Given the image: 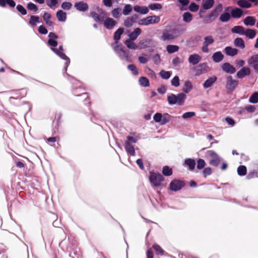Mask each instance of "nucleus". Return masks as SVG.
Here are the masks:
<instances>
[{
  "label": "nucleus",
  "mask_w": 258,
  "mask_h": 258,
  "mask_svg": "<svg viewBox=\"0 0 258 258\" xmlns=\"http://www.w3.org/2000/svg\"><path fill=\"white\" fill-rule=\"evenodd\" d=\"M152 247L155 250L156 254L160 255L165 254V251L159 245L155 244Z\"/></svg>",
  "instance_id": "obj_37"
},
{
  "label": "nucleus",
  "mask_w": 258,
  "mask_h": 258,
  "mask_svg": "<svg viewBox=\"0 0 258 258\" xmlns=\"http://www.w3.org/2000/svg\"><path fill=\"white\" fill-rule=\"evenodd\" d=\"M245 29L241 26H236L232 28L231 31L234 33H237L240 35H243Z\"/></svg>",
  "instance_id": "obj_31"
},
{
  "label": "nucleus",
  "mask_w": 258,
  "mask_h": 258,
  "mask_svg": "<svg viewBox=\"0 0 258 258\" xmlns=\"http://www.w3.org/2000/svg\"><path fill=\"white\" fill-rule=\"evenodd\" d=\"M177 2L180 5H177L176 6L179 8L180 11H184L187 10L186 6L189 4V0H177Z\"/></svg>",
  "instance_id": "obj_22"
},
{
  "label": "nucleus",
  "mask_w": 258,
  "mask_h": 258,
  "mask_svg": "<svg viewBox=\"0 0 258 258\" xmlns=\"http://www.w3.org/2000/svg\"><path fill=\"white\" fill-rule=\"evenodd\" d=\"M127 69L132 72V74L134 75H138V74H139V72H138V71L136 68V67L134 65V64H129L128 66H127Z\"/></svg>",
  "instance_id": "obj_53"
},
{
  "label": "nucleus",
  "mask_w": 258,
  "mask_h": 258,
  "mask_svg": "<svg viewBox=\"0 0 258 258\" xmlns=\"http://www.w3.org/2000/svg\"><path fill=\"white\" fill-rule=\"evenodd\" d=\"M142 30L140 28H136L133 32L129 34V38L131 40H135L141 34Z\"/></svg>",
  "instance_id": "obj_21"
},
{
  "label": "nucleus",
  "mask_w": 258,
  "mask_h": 258,
  "mask_svg": "<svg viewBox=\"0 0 258 258\" xmlns=\"http://www.w3.org/2000/svg\"><path fill=\"white\" fill-rule=\"evenodd\" d=\"M243 14V11L239 8H236L231 11V16L233 18H239Z\"/></svg>",
  "instance_id": "obj_18"
},
{
  "label": "nucleus",
  "mask_w": 258,
  "mask_h": 258,
  "mask_svg": "<svg viewBox=\"0 0 258 258\" xmlns=\"http://www.w3.org/2000/svg\"><path fill=\"white\" fill-rule=\"evenodd\" d=\"M205 41L203 43L202 48H207L208 46L213 43L214 41L212 36H209L205 37Z\"/></svg>",
  "instance_id": "obj_33"
},
{
  "label": "nucleus",
  "mask_w": 258,
  "mask_h": 258,
  "mask_svg": "<svg viewBox=\"0 0 258 258\" xmlns=\"http://www.w3.org/2000/svg\"><path fill=\"white\" fill-rule=\"evenodd\" d=\"M149 8L152 10H160L162 9V6L158 3H155L149 5Z\"/></svg>",
  "instance_id": "obj_59"
},
{
  "label": "nucleus",
  "mask_w": 258,
  "mask_h": 258,
  "mask_svg": "<svg viewBox=\"0 0 258 258\" xmlns=\"http://www.w3.org/2000/svg\"><path fill=\"white\" fill-rule=\"evenodd\" d=\"M214 3V0H203L202 8L205 10L210 9L213 7Z\"/></svg>",
  "instance_id": "obj_28"
},
{
  "label": "nucleus",
  "mask_w": 258,
  "mask_h": 258,
  "mask_svg": "<svg viewBox=\"0 0 258 258\" xmlns=\"http://www.w3.org/2000/svg\"><path fill=\"white\" fill-rule=\"evenodd\" d=\"M256 31L255 30L251 29H247L244 30L243 35H245L249 39H253L256 35Z\"/></svg>",
  "instance_id": "obj_24"
},
{
  "label": "nucleus",
  "mask_w": 258,
  "mask_h": 258,
  "mask_svg": "<svg viewBox=\"0 0 258 258\" xmlns=\"http://www.w3.org/2000/svg\"><path fill=\"white\" fill-rule=\"evenodd\" d=\"M248 64L252 66L256 72H258V54L251 56L247 60Z\"/></svg>",
  "instance_id": "obj_9"
},
{
  "label": "nucleus",
  "mask_w": 258,
  "mask_h": 258,
  "mask_svg": "<svg viewBox=\"0 0 258 258\" xmlns=\"http://www.w3.org/2000/svg\"><path fill=\"white\" fill-rule=\"evenodd\" d=\"M97 11L98 13L96 12L92 11L90 12V16L94 19V20L99 23H103L105 17V12L102 9L98 8Z\"/></svg>",
  "instance_id": "obj_2"
},
{
  "label": "nucleus",
  "mask_w": 258,
  "mask_h": 258,
  "mask_svg": "<svg viewBox=\"0 0 258 258\" xmlns=\"http://www.w3.org/2000/svg\"><path fill=\"white\" fill-rule=\"evenodd\" d=\"M223 58V55L220 51L214 53L213 55V60L216 62L221 61Z\"/></svg>",
  "instance_id": "obj_36"
},
{
  "label": "nucleus",
  "mask_w": 258,
  "mask_h": 258,
  "mask_svg": "<svg viewBox=\"0 0 258 258\" xmlns=\"http://www.w3.org/2000/svg\"><path fill=\"white\" fill-rule=\"evenodd\" d=\"M171 118V116L168 113H164L162 115L161 125H164L169 122Z\"/></svg>",
  "instance_id": "obj_42"
},
{
  "label": "nucleus",
  "mask_w": 258,
  "mask_h": 258,
  "mask_svg": "<svg viewBox=\"0 0 258 258\" xmlns=\"http://www.w3.org/2000/svg\"><path fill=\"white\" fill-rule=\"evenodd\" d=\"M53 52L59 56L61 58L66 60L65 66L64 67V70L65 72L67 70V68L70 62L69 58L63 52V49H52Z\"/></svg>",
  "instance_id": "obj_7"
},
{
  "label": "nucleus",
  "mask_w": 258,
  "mask_h": 258,
  "mask_svg": "<svg viewBox=\"0 0 258 258\" xmlns=\"http://www.w3.org/2000/svg\"><path fill=\"white\" fill-rule=\"evenodd\" d=\"M160 18L157 16H148L146 18L140 20L139 22L140 25L147 26L150 24H157L159 22Z\"/></svg>",
  "instance_id": "obj_3"
},
{
  "label": "nucleus",
  "mask_w": 258,
  "mask_h": 258,
  "mask_svg": "<svg viewBox=\"0 0 258 258\" xmlns=\"http://www.w3.org/2000/svg\"><path fill=\"white\" fill-rule=\"evenodd\" d=\"M39 22V18L37 16H31L29 21V24L31 26H34L36 25L37 23Z\"/></svg>",
  "instance_id": "obj_48"
},
{
  "label": "nucleus",
  "mask_w": 258,
  "mask_h": 258,
  "mask_svg": "<svg viewBox=\"0 0 258 258\" xmlns=\"http://www.w3.org/2000/svg\"><path fill=\"white\" fill-rule=\"evenodd\" d=\"M195 115V113L194 112H187L184 113L182 115V117L184 119H187L189 118H191Z\"/></svg>",
  "instance_id": "obj_64"
},
{
  "label": "nucleus",
  "mask_w": 258,
  "mask_h": 258,
  "mask_svg": "<svg viewBox=\"0 0 258 258\" xmlns=\"http://www.w3.org/2000/svg\"><path fill=\"white\" fill-rule=\"evenodd\" d=\"M27 8L29 10L33 11L35 12H37L38 10L37 6L32 3H28L27 4Z\"/></svg>",
  "instance_id": "obj_55"
},
{
  "label": "nucleus",
  "mask_w": 258,
  "mask_h": 258,
  "mask_svg": "<svg viewBox=\"0 0 258 258\" xmlns=\"http://www.w3.org/2000/svg\"><path fill=\"white\" fill-rule=\"evenodd\" d=\"M16 5V4L14 0H0V7L2 8L8 7L10 9H13Z\"/></svg>",
  "instance_id": "obj_12"
},
{
  "label": "nucleus",
  "mask_w": 258,
  "mask_h": 258,
  "mask_svg": "<svg viewBox=\"0 0 258 258\" xmlns=\"http://www.w3.org/2000/svg\"><path fill=\"white\" fill-rule=\"evenodd\" d=\"M59 0H46V5L50 8L55 6L58 3Z\"/></svg>",
  "instance_id": "obj_56"
},
{
  "label": "nucleus",
  "mask_w": 258,
  "mask_h": 258,
  "mask_svg": "<svg viewBox=\"0 0 258 258\" xmlns=\"http://www.w3.org/2000/svg\"><path fill=\"white\" fill-rule=\"evenodd\" d=\"M222 69L226 73L233 74L236 72L235 68L228 62H225L222 66Z\"/></svg>",
  "instance_id": "obj_13"
},
{
  "label": "nucleus",
  "mask_w": 258,
  "mask_h": 258,
  "mask_svg": "<svg viewBox=\"0 0 258 258\" xmlns=\"http://www.w3.org/2000/svg\"><path fill=\"white\" fill-rule=\"evenodd\" d=\"M134 10L135 12L141 14H146L149 12V9L146 6H135Z\"/></svg>",
  "instance_id": "obj_19"
},
{
  "label": "nucleus",
  "mask_w": 258,
  "mask_h": 258,
  "mask_svg": "<svg viewBox=\"0 0 258 258\" xmlns=\"http://www.w3.org/2000/svg\"><path fill=\"white\" fill-rule=\"evenodd\" d=\"M246 168L245 166H240L237 169L238 174L240 176H244L246 173Z\"/></svg>",
  "instance_id": "obj_50"
},
{
  "label": "nucleus",
  "mask_w": 258,
  "mask_h": 258,
  "mask_svg": "<svg viewBox=\"0 0 258 258\" xmlns=\"http://www.w3.org/2000/svg\"><path fill=\"white\" fill-rule=\"evenodd\" d=\"M192 89V85L190 81H186L184 82L182 91L185 93H188Z\"/></svg>",
  "instance_id": "obj_29"
},
{
  "label": "nucleus",
  "mask_w": 258,
  "mask_h": 258,
  "mask_svg": "<svg viewBox=\"0 0 258 258\" xmlns=\"http://www.w3.org/2000/svg\"><path fill=\"white\" fill-rule=\"evenodd\" d=\"M256 22V19L254 17L247 16L243 20L244 24L246 26H253Z\"/></svg>",
  "instance_id": "obj_20"
},
{
  "label": "nucleus",
  "mask_w": 258,
  "mask_h": 258,
  "mask_svg": "<svg viewBox=\"0 0 258 258\" xmlns=\"http://www.w3.org/2000/svg\"><path fill=\"white\" fill-rule=\"evenodd\" d=\"M206 163L203 159H199L197 161V168L199 169H201L204 167Z\"/></svg>",
  "instance_id": "obj_63"
},
{
  "label": "nucleus",
  "mask_w": 258,
  "mask_h": 258,
  "mask_svg": "<svg viewBox=\"0 0 258 258\" xmlns=\"http://www.w3.org/2000/svg\"><path fill=\"white\" fill-rule=\"evenodd\" d=\"M56 17L59 21L64 22L67 19V14L62 10H58L56 13Z\"/></svg>",
  "instance_id": "obj_30"
},
{
  "label": "nucleus",
  "mask_w": 258,
  "mask_h": 258,
  "mask_svg": "<svg viewBox=\"0 0 258 258\" xmlns=\"http://www.w3.org/2000/svg\"><path fill=\"white\" fill-rule=\"evenodd\" d=\"M184 186V182L178 179L173 180L170 183L169 188L172 191H178Z\"/></svg>",
  "instance_id": "obj_6"
},
{
  "label": "nucleus",
  "mask_w": 258,
  "mask_h": 258,
  "mask_svg": "<svg viewBox=\"0 0 258 258\" xmlns=\"http://www.w3.org/2000/svg\"><path fill=\"white\" fill-rule=\"evenodd\" d=\"M188 9L190 11L196 12L198 11L199 6L195 3H191L189 5Z\"/></svg>",
  "instance_id": "obj_57"
},
{
  "label": "nucleus",
  "mask_w": 258,
  "mask_h": 258,
  "mask_svg": "<svg viewBox=\"0 0 258 258\" xmlns=\"http://www.w3.org/2000/svg\"><path fill=\"white\" fill-rule=\"evenodd\" d=\"M51 17V14L47 12H45L43 16V18L45 21L46 25L49 26H51L53 25V23L50 20Z\"/></svg>",
  "instance_id": "obj_34"
},
{
  "label": "nucleus",
  "mask_w": 258,
  "mask_h": 258,
  "mask_svg": "<svg viewBox=\"0 0 258 258\" xmlns=\"http://www.w3.org/2000/svg\"><path fill=\"white\" fill-rule=\"evenodd\" d=\"M138 16L135 14L131 17H127L124 21V25L127 28L131 27L133 26V24L136 22V21L138 19Z\"/></svg>",
  "instance_id": "obj_15"
},
{
  "label": "nucleus",
  "mask_w": 258,
  "mask_h": 258,
  "mask_svg": "<svg viewBox=\"0 0 258 258\" xmlns=\"http://www.w3.org/2000/svg\"><path fill=\"white\" fill-rule=\"evenodd\" d=\"M231 15L227 12L222 14L219 18V20L222 22H227L230 20Z\"/></svg>",
  "instance_id": "obj_43"
},
{
  "label": "nucleus",
  "mask_w": 258,
  "mask_h": 258,
  "mask_svg": "<svg viewBox=\"0 0 258 258\" xmlns=\"http://www.w3.org/2000/svg\"><path fill=\"white\" fill-rule=\"evenodd\" d=\"M205 156L209 160V163L214 166H218L222 160L221 158L213 150L208 151Z\"/></svg>",
  "instance_id": "obj_1"
},
{
  "label": "nucleus",
  "mask_w": 258,
  "mask_h": 258,
  "mask_svg": "<svg viewBox=\"0 0 258 258\" xmlns=\"http://www.w3.org/2000/svg\"><path fill=\"white\" fill-rule=\"evenodd\" d=\"M103 23L104 26L108 29H112L116 24V21L111 18H107Z\"/></svg>",
  "instance_id": "obj_17"
},
{
  "label": "nucleus",
  "mask_w": 258,
  "mask_h": 258,
  "mask_svg": "<svg viewBox=\"0 0 258 258\" xmlns=\"http://www.w3.org/2000/svg\"><path fill=\"white\" fill-rule=\"evenodd\" d=\"M249 101L252 103H256L258 102V93H254L249 99Z\"/></svg>",
  "instance_id": "obj_52"
},
{
  "label": "nucleus",
  "mask_w": 258,
  "mask_h": 258,
  "mask_svg": "<svg viewBox=\"0 0 258 258\" xmlns=\"http://www.w3.org/2000/svg\"><path fill=\"white\" fill-rule=\"evenodd\" d=\"M250 74V70L247 67H243L241 68L236 74L238 78H243L246 76L249 75Z\"/></svg>",
  "instance_id": "obj_14"
},
{
  "label": "nucleus",
  "mask_w": 258,
  "mask_h": 258,
  "mask_svg": "<svg viewBox=\"0 0 258 258\" xmlns=\"http://www.w3.org/2000/svg\"><path fill=\"white\" fill-rule=\"evenodd\" d=\"M234 43L235 46L239 47L240 48H244V42L243 40L241 38H236L234 41Z\"/></svg>",
  "instance_id": "obj_44"
},
{
  "label": "nucleus",
  "mask_w": 258,
  "mask_h": 258,
  "mask_svg": "<svg viewBox=\"0 0 258 258\" xmlns=\"http://www.w3.org/2000/svg\"><path fill=\"white\" fill-rule=\"evenodd\" d=\"M174 38L171 35L169 30H165L163 32L162 39L163 40H168L173 39Z\"/></svg>",
  "instance_id": "obj_32"
},
{
  "label": "nucleus",
  "mask_w": 258,
  "mask_h": 258,
  "mask_svg": "<svg viewBox=\"0 0 258 258\" xmlns=\"http://www.w3.org/2000/svg\"><path fill=\"white\" fill-rule=\"evenodd\" d=\"M139 83L143 87H148L149 85V80L145 77H142L139 79Z\"/></svg>",
  "instance_id": "obj_47"
},
{
  "label": "nucleus",
  "mask_w": 258,
  "mask_h": 258,
  "mask_svg": "<svg viewBox=\"0 0 258 258\" xmlns=\"http://www.w3.org/2000/svg\"><path fill=\"white\" fill-rule=\"evenodd\" d=\"M61 7L64 10H69L71 9L72 4L70 2H65L62 3Z\"/></svg>",
  "instance_id": "obj_62"
},
{
  "label": "nucleus",
  "mask_w": 258,
  "mask_h": 258,
  "mask_svg": "<svg viewBox=\"0 0 258 258\" xmlns=\"http://www.w3.org/2000/svg\"><path fill=\"white\" fill-rule=\"evenodd\" d=\"M132 11V7L130 4H126L124 6L123 11L122 14L125 15H128Z\"/></svg>",
  "instance_id": "obj_49"
},
{
  "label": "nucleus",
  "mask_w": 258,
  "mask_h": 258,
  "mask_svg": "<svg viewBox=\"0 0 258 258\" xmlns=\"http://www.w3.org/2000/svg\"><path fill=\"white\" fill-rule=\"evenodd\" d=\"M74 6L78 11L81 12H86L89 9V6L87 3H85L83 1L76 3Z\"/></svg>",
  "instance_id": "obj_11"
},
{
  "label": "nucleus",
  "mask_w": 258,
  "mask_h": 258,
  "mask_svg": "<svg viewBox=\"0 0 258 258\" xmlns=\"http://www.w3.org/2000/svg\"><path fill=\"white\" fill-rule=\"evenodd\" d=\"M160 75L162 78L164 79H168L170 77L171 73L169 71H165L164 70H162L160 72Z\"/></svg>",
  "instance_id": "obj_51"
},
{
  "label": "nucleus",
  "mask_w": 258,
  "mask_h": 258,
  "mask_svg": "<svg viewBox=\"0 0 258 258\" xmlns=\"http://www.w3.org/2000/svg\"><path fill=\"white\" fill-rule=\"evenodd\" d=\"M237 5L243 8H249L251 7V4L246 0H239L237 1Z\"/></svg>",
  "instance_id": "obj_39"
},
{
  "label": "nucleus",
  "mask_w": 258,
  "mask_h": 258,
  "mask_svg": "<svg viewBox=\"0 0 258 258\" xmlns=\"http://www.w3.org/2000/svg\"><path fill=\"white\" fill-rule=\"evenodd\" d=\"M162 173L165 176H170L172 174V169L168 166H165L163 167Z\"/></svg>",
  "instance_id": "obj_45"
},
{
  "label": "nucleus",
  "mask_w": 258,
  "mask_h": 258,
  "mask_svg": "<svg viewBox=\"0 0 258 258\" xmlns=\"http://www.w3.org/2000/svg\"><path fill=\"white\" fill-rule=\"evenodd\" d=\"M115 53L122 60L132 61L131 54L128 49H114Z\"/></svg>",
  "instance_id": "obj_5"
},
{
  "label": "nucleus",
  "mask_w": 258,
  "mask_h": 258,
  "mask_svg": "<svg viewBox=\"0 0 258 258\" xmlns=\"http://www.w3.org/2000/svg\"><path fill=\"white\" fill-rule=\"evenodd\" d=\"M171 84L174 87H178L179 86V79L178 77L175 76L171 81Z\"/></svg>",
  "instance_id": "obj_61"
},
{
  "label": "nucleus",
  "mask_w": 258,
  "mask_h": 258,
  "mask_svg": "<svg viewBox=\"0 0 258 258\" xmlns=\"http://www.w3.org/2000/svg\"><path fill=\"white\" fill-rule=\"evenodd\" d=\"M226 80V88L230 91H233L238 85V81L233 79L230 76H228Z\"/></svg>",
  "instance_id": "obj_8"
},
{
  "label": "nucleus",
  "mask_w": 258,
  "mask_h": 258,
  "mask_svg": "<svg viewBox=\"0 0 258 258\" xmlns=\"http://www.w3.org/2000/svg\"><path fill=\"white\" fill-rule=\"evenodd\" d=\"M123 28H119L114 32L113 37L116 42L120 39V36L123 33Z\"/></svg>",
  "instance_id": "obj_38"
},
{
  "label": "nucleus",
  "mask_w": 258,
  "mask_h": 258,
  "mask_svg": "<svg viewBox=\"0 0 258 258\" xmlns=\"http://www.w3.org/2000/svg\"><path fill=\"white\" fill-rule=\"evenodd\" d=\"M149 178L150 182L155 186H159L164 180V177L161 174L154 172H150Z\"/></svg>",
  "instance_id": "obj_4"
},
{
  "label": "nucleus",
  "mask_w": 258,
  "mask_h": 258,
  "mask_svg": "<svg viewBox=\"0 0 258 258\" xmlns=\"http://www.w3.org/2000/svg\"><path fill=\"white\" fill-rule=\"evenodd\" d=\"M209 68L206 63H200L194 68L196 75H200L203 72H208Z\"/></svg>",
  "instance_id": "obj_10"
},
{
  "label": "nucleus",
  "mask_w": 258,
  "mask_h": 258,
  "mask_svg": "<svg viewBox=\"0 0 258 258\" xmlns=\"http://www.w3.org/2000/svg\"><path fill=\"white\" fill-rule=\"evenodd\" d=\"M169 31L174 39L181 35L183 33L184 30L179 29V28H174L170 29Z\"/></svg>",
  "instance_id": "obj_27"
},
{
  "label": "nucleus",
  "mask_w": 258,
  "mask_h": 258,
  "mask_svg": "<svg viewBox=\"0 0 258 258\" xmlns=\"http://www.w3.org/2000/svg\"><path fill=\"white\" fill-rule=\"evenodd\" d=\"M137 138L131 136H128L127 137V140L125 142V144L128 143V144L132 145L133 144L136 143L137 142Z\"/></svg>",
  "instance_id": "obj_58"
},
{
  "label": "nucleus",
  "mask_w": 258,
  "mask_h": 258,
  "mask_svg": "<svg viewBox=\"0 0 258 258\" xmlns=\"http://www.w3.org/2000/svg\"><path fill=\"white\" fill-rule=\"evenodd\" d=\"M125 148L127 153H128L131 156H135V151L134 147L133 145L126 143L125 144Z\"/></svg>",
  "instance_id": "obj_35"
},
{
  "label": "nucleus",
  "mask_w": 258,
  "mask_h": 258,
  "mask_svg": "<svg viewBox=\"0 0 258 258\" xmlns=\"http://www.w3.org/2000/svg\"><path fill=\"white\" fill-rule=\"evenodd\" d=\"M186 98V95L183 93H179L177 95H176V100H177V103L179 105H183L184 100Z\"/></svg>",
  "instance_id": "obj_26"
},
{
  "label": "nucleus",
  "mask_w": 258,
  "mask_h": 258,
  "mask_svg": "<svg viewBox=\"0 0 258 258\" xmlns=\"http://www.w3.org/2000/svg\"><path fill=\"white\" fill-rule=\"evenodd\" d=\"M167 100L170 105L176 104L177 100H176V95L173 94H170L167 97Z\"/></svg>",
  "instance_id": "obj_46"
},
{
  "label": "nucleus",
  "mask_w": 258,
  "mask_h": 258,
  "mask_svg": "<svg viewBox=\"0 0 258 258\" xmlns=\"http://www.w3.org/2000/svg\"><path fill=\"white\" fill-rule=\"evenodd\" d=\"M217 77L215 76L208 78L204 83L203 87L205 88H208L213 85V84L216 81Z\"/></svg>",
  "instance_id": "obj_23"
},
{
  "label": "nucleus",
  "mask_w": 258,
  "mask_h": 258,
  "mask_svg": "<svg viewBox=\"0 0 258 258\" xmlns=\"http://www.w3.org/2000/svg\"><path fill=\"white\" fill-rule=\"evenodd\" d=\"M16 9L22 15H25L27 13L26 9L21 5H18L16 7Z\"/></svg>",
  "instance_id": "obj_54"
},
{
  "label": "nucleus",
  "mask_w": 258,
  "mask_h": 258,
  "mask_svg": "<svg viewBox=\"0 0 258 258\" xmlns=\"http://www.w3.org/2000/svg\"><path fill=\"white\" fill-rule=\"evenodd\" d=\"M222 8V5L221 4L219 5L217 8L214 10H213L211 13L208 15V18L210 20H213L216 18L218 16V9L221 10Z\"/></svg>",
  "instance_id": "obj_25"
},
{
  "label": "nucleus",
  "mask_w": 258,
  "mask_h": 258,
  "mask_svg": "<svg viewBox=\"0 0 258 258\" xmlns=\"http://www.w3.org/2000/svg\"><path fill=\"white\" fill-rule=\"evenodd\" d=\"M183 21L186 23H189L192 20V15L189 12H184L182 15Z\"/></svg>",
  "instance_id": "obj_40"
},
{
  "label": "nucleus",
  "mask_w": 258,
  "mask_h": 258,
  "mask_svg": "<svg viewBox=\"0 0 258 258\" xmlns=\"http://www.w3.org/2000/svg\"><path fill=\"white\" fill-rule=\"evenodd\" d=\"M201 59L202 57L200 55L197 54H194L189 55L188 57V61L192 65H196L201 61Z\"/></svg>",
  "instance_id": "obj_16"
},
{
  "label": "nucleus",
  "mask_w": 258,
  "mask_h": 258,
  "mask_svg": "<svg viewBox=\"0 0 258 258\" xmlns=\"http://www.w3.org/2000/svg\"><path fill=\"white\" fill-rule=\"evenodd\" d=\"M225 53L229 56H234L238 53V49H225Z\"/></svg>",
  "instance_id": "obj_60"
},
{
  "label": "nucleus",
  "mask_w": 258,
  "mask_h": 258,
  "mask_svg": "<svg viewBox=\"0 0 258 258\" xmlns=\"http://www.w3.org/2000/svg\"><path fill=\"white\" fill-rule=\"evenodd\" d=\"M184 163L189 167V168L190 170H193L195 167L196 162L194 159L190 158L187 159L185 160Z\"/></svg>",
  "instance_id": "obj_41"
}]
</instances>
